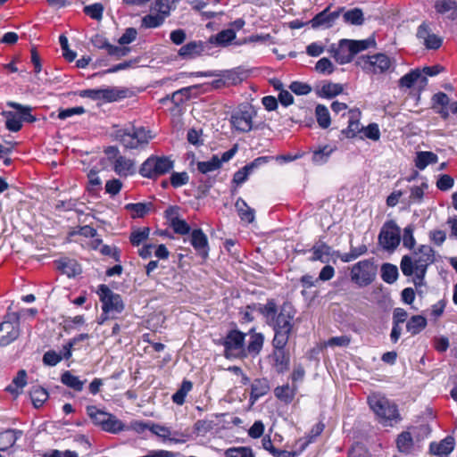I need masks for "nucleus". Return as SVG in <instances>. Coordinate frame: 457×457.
Segmentation results:
<instances>
[{"label":"nucleus","instance_id":"nucleus-60","mask_svg":"<svg viewBox=\"0 0 457 457\" xmlns=\"http://www.w3.org/2000/svg\"><path fill=\"white\" fill-rule=\"evenodd\" d=\"M149 430L160 436V437H162V438H169V436H170L171 432L169 428L165 427V426H162V425H160V424H155V423H153L151 422V425L149 427Z\"/></svg>","mask_w":457,"mask_h":457},{"label":"nucleus","instance_id":"nucleus-20","mask_svg":"<svg viewBox=\"0 0 457 457\" xmlns=\"http://www.w3.org/2000/svg\"><path fill=\"white\" fill-rule=\"evenodd\" d=\"M400 230H381L378 236L379 245L386 250L394 251L401 242Z\"/></svg>","mask_w":457,"mask_h":457},{"label":"nucleus","instance_id":"nucleus-19","mask_svg":"<svg viewBox=\"0 0 457 457\" xmlns=\"http://www.w3.org/2000/svg\"><path fill=\"white\" fill-rule=\"evenodd\" d=\"M190 242L198 255L203 259H206L208 257V240L207 237L203 233V230H192Z\"/></svg>","mask_w":457,"mask_h":457},{"label":"nucleus","instance_id":"nucleus-18","mask_svg":"<svg viewBox=\"0 0 457 457\" xmlns=\"http://www.w3.org/2000/svg\"><path fill=\"white\" fill-rule=\"evenodd\" d=\"M455 440L453 436H447L439 443L432 442L429 445V451L437 457H448L454 449Z\"/></svg>","mask_w":457,"mask_h":457},{"label":"nucleus","instance_id":"nucleus-9","mask_svg":"<svg viewBox=\"0 0 457 457\" xmlns=\"http://www.w3.org/2000/svg\"><path fill=\"white\" fill-rule=\"evenodd\" d=\"M256 111L251 104H243L230 117L232 128L241 133L249 132L253 129V118Z\"/></svg>","mask_w":457,"mask_h":457},{"label":"nucleus","instance_id":"nucleus-27","mask_svg":"<svg viewBox=\"0 0 457 457\" xmlns=\"http://www.w3.org/2000/svg\"><path fill=\"white\" fill-rule=\"evenodd\" d=\"M297 390L298 386L296 385L289 386L287 384L277 386L274 389V395L281 402H284L285 403H290L293 402Z\"/></svg>","mask_w":457,"mask_h":457},{"label":"nucleus","instance_id":"nucleus-14","mask_svg":"<svg viewBox=\"0 0 457 457\" xmlns=\"http://www.w3.org/2000/svg\"><path fill=\"white\" fill-rule=\"evenodd\" d=\"M273 350L269 355V361L272 369L278 374H283L289 370L290 354L286 346L287 343L272 341Z\"/></svg>","mask_w":457,"mask_h":457},{"label":"nucleus","instance_id":"nucleus-4","mask_svg":"<svg viewBox=\"0 0 457 457\" xmlns=\"http://www.w3.org/2000/svg\"><path fill=\"white\" fill-rule=\"evenodd\" d=\"M295 315V311L290 304H283L280 307L278 314L268 323L274 331L272 341L288 343L294 329Z\"/></svg>","mask_w":457,"mask_h":457},{"label":"nucleus","instance_id":"nucleus-22","mask_svg":"<svg viewBox=\"0 0 457 457\" xmlns=\"http://www.w3.org/2000/svg\"><path fill=\"white\" fill-rule=\"evenodd\" d=\"M420 83L422 86L427 85L428 79L426 76L419 69L411 71L399 79V87L411 88L415 83Z\"/></svg>","mask_w":457,"mask_h":457},{"label":"nucleus","instance_id":"nucleus-51","mask_svg":"<svg viewBox=\"0 0 457 457\" xmlns=\"http://www.w3.org/2000/svg\"><path fill=\"white\" fill-rule=\"evenodd\" d=\"M8 105L18 110L21 114V121L32 123L36 120V118L31 114V108L29 106H23L20 104L10 102Z\"/></svg>","mask_w":457,"mask_h":457},{"label":"nucleus","instance_id":"nucleus-17","mask_svg":"<svg viewBox=\"0 0 457 457\" xmlns=\"http://www.w3.org/2000/svg\"><path fill=\"white\" fill-rule=\"evenodd\" d=\"M329 7H327L322 12L316 14L311 21L310 23L313 29H317L321 26H325L327 28L332 27L335 21L340 15V10L329 12Z\"/></svg>","mask_w":457,"mask_h":457},{"label":"nucleus","instance_id":"nucleus-33","mask_svg":"<svg viewBox=\"0 0 457 457\" xmlns=\"http://www.w3.org/2000/svg\"><path fill=\"white\" fill-rule=\"evenodd\" d=\"M194 88H195V87H187L179 89L172 93L170 96H167L166 97L162 98L161 103L164 104L166 101L170 100L176 106H179L181 104L190 98V92Z\"/></svg>","mask_w":457,"mask_h":457},{"label":"nucleus","instance_id":"nucleus-56","mask_svg":"<svg viewBox=\"0 0 457 457\" xmlns=\"http://www.w3.org/2000/svg\"><path fill=\"white\" fill-rule=\"evenodd\" d=\"M6 115V128L13 132H17L21 129V120L18 118L15 114L9 112L5 113Z\"/></svg>","mask_w":457,"mask_h":457},{"label":"nucleus","instance_id":"nucleus-10","mask_svg":"<svg viewBox=\"0 0 457 457\" xmlns=\"http://www.w3.org/2000/svg\"><path fill=\"white\" fill-rule=\"evenodd\" d=\"M376 272L377 267L371 260H362L352 267L351 280L359 287H365L372 283Z\"/></svg>","mask_w":457,"mask_h":457},{"label":"nucleus","instance_id":"nucleus-37","mask_svg":"<svg viewBox=\"0 0 457 457\" xmlns=\"http://www.w3.org/2000/svg\"><path fill=\"white\" fill-rule=\"evenodd\" d=\"M437 155L434 154L433 152H428V151H421L418 152L416 158H415V166L422 170H424L428 164H433L437 162Z\"/></svg>","mask_w":457,"mask_h":457},{"label":"nucleus","instance_id":"nucleus-28","mask_svg":"<svg viewBox=\"0 0 457 457\" xmlns=\"http://www.w3.org/2000/svg\"><path fill=\"white\" fill-rule=\"evenodd\" d=\"M204 50V44L203 42L192 41L184 45L179 50V54L184 59H191L200 55Z\"/></svg>","mask_w":457,"mask_h":457},{"label":"nucleus","instance_id":"nucleus-59","mask_svg":"<svg viewBox=\"0 0 457 457\" xmlns=\"http://www.w3.org/2000/svg\"><path fill=\"white\" fill-rule=\"evenodd\" d=\"M61 47L63 51V56L68 62H72L76 57V53L69 49L68 38L64 35L59 37Z\"/></svg>","mask_w":457,"mask_h":457},{"label":"nucleus","instance_id":"nucleus-7","mask_svg":"<svg viewBox=\"0 0 457 457\" xmlns=\"http://www.w3.org/2000/svg\"><path fill=\"white\" fill-rule=\"evenodd\" d=\"M174 166V162L164 155H151L140 166L139 174L143 178L157 179L169 173Z\"/></svg>","mask_w":457,"mask_h":457},{"label":"nucleus","instance_id":"nucleus-24","mask_svg":"<svg viewBox=\"0 0 457 457\" xmlns=\"http://www.w3.org/2000/svg\"><path fill=\"white\" fill-rule=\"evenodd\" d=\"M249 341L245 346V356L252 355L256 356L260 353L262 349L264 343V336L262 333H256L253 329L249 332Z\"/></svg>","mask_w":457,"mask_h":457},{"label":"nucleus","instance_id":"nucleus-61","mask_svg":"<svg viewBox=\"0 0 457 457\" xmlns=\"http://www.w3.org/2000/svg\"><path fill=\"white\" fill-rule=\"evenodd\" d=\"M137 32L134 28H128L123 35L119 38L118 42L120 46H125L131 42H133L137 37Z\"/></svg>","mask_w":457,"mask_h":457},{"label":"nucleus","instance_id":"nucleus-12","mask_svg":"<svg viewBox=\"0 0 457 457\" xmlns=\"http://www.w3.org/2000/svg\"><path fill=\"white\" fill-rule=\"evenodd\" d=\"M97 293L103 303V312L105 314H111L112 317H114L124 310L120 295L113 293L106 285H100Z\"/></svg>","mask_w":457,"mask_h":457},{"label":"nucleus","instance_id":"nucleus-11","mask_svg":"<svg viewBox=\"0 0 457 457\" xmlns=\"http://www.w3.org/2000/svg\"><path fill=\"white\" fill-rule=\"evenodd\" d=\"M21 334L20 316L13 312L7 314L0 323V346H6L15 341Z\"/></svg>","mask_w":457,"mask_h":457},{"label":"nucleus","instance_id":"nucleus-53","mask_svg":"<svg viewBox=\"0 0 457 457\" xmlns=\"http://www.w3.org/2000/svg\"><path fill=\"white\" fill-rule=\"evenodd\" d=\"M343 86L336 83H327L321 87V96L332 98L343 92Z\"/></svg>","mask_w":457,"mask_h":457},{"label":"nucleus","instance_id":"nucleus-31","mask_svg":"<svg viewBox=\"0 0 457 457\" xmlns=\"http://www.w3.org/2000/svg\"><path fill=\"white\" fill-rule=\"evenodd\" d=\"M413 446V438L409 431H403L397 436L396 447L400 453L409 454L411 453Z\"/></svg>","mask_w":457,"mask_h":457},{"label":"nucleus","instance_id":"nucleus-52","mask_svg":"<svg viewBox=\"0 0 457 457\" xmlns=\"http://www.w3.org/2000/svg\"><path fill=\"white\" fill-rule=\"evenodd\" d=\"M435 8L440 13L454 12L457 8V3L455 0H438L435 4ZM452 19H454L453 15H452Z\"/></svg>","mask_w":457,"mask_h":457},{"label":"nucleus","instance_id":"nucleus-34","mask_svg":"<svg viewBox=\"0 0 457 457\" xmlns=\"http://www.w3.org/2000/svg\"><path fill=\"white\" fill-rule=\"evenodd\" d=\"M236 37V32L232 29H223L215 36L209 38L211 44H215L220 46H228Z\"/></svg>","mask_w":457,"mask_h":457},{"label":"nucleus","instance_id":"nucleus-41","mask_svg":"<svg viewBox=\"0 0 457 457\" xmlns=\"http://www.w3.org/2000/svg\"><path fill=\"white\" fill-rule=\"evenodd\" d=\"M343 19L345 23H349L351 25L360 26L364 22L363 12L360 8H353L345 12L343 14Z\"/></svg>","mask_w":457,"mask_h":457},{"label":"nucleus","instance_id":"nucleus-40","mask_svg":"<svg viewBox=\"0 0 457 457\" xmlns=\"http://www.w3.org/2000/svg\"><path fill=\"white\" fill-rule=\"evenodd\" d=\"M221 166V161L217 155H213L210 160L197 162V170L203 174L215 171Z\"/></svg>","mask_w":457,"mask_h":457},{"label":"nucleus","instance_id":"nucleus-35","mask_svg":"<svg viewBox=\"0 0 457 457\" xmlns=\"http://www.w3.org/2000/svg\"><path fill=\"white\" fill-rule=\"evenodd\" d=\"M61 382L74 391L80 392L82 391L87 380H80L79 377L74 376L71 371L66 370L61 376Z\"/></svg>","mask_w":457,"mask_h":457},{"label":"nucleus","instance_id":"nucleus-3","mask_svg":"<svg viewBox=\"0 0 457 457\" xmlns=\"http://www.w3.org/2000/svg\"><path fill=\"white\" fill-rule=\"evenodd\" d=\"M374 44L375 41L371 39H341L338 44L331 45L328 52L337 62L345 64L350 62L358 53L368 49Z\"/></svg>","mask_w":457,"mask_h":457},{"label":"nucleus","instance_id":"nucleus-32","mask_svg":"<svg viewBox=\"0 0 457 457\" xmlns=\"http://www.w3.org/2000/svg\"><path fill=\"white\" fill-rule=\"evenodd\" d=\"M336 149L337 148L335 146H331L329 145L319 146L317 149L313 150L312 160L315 164H324L328 162L329 156L336 151Z\"/></svg>","mask_w":457,"mask_h":457},{"label":"nucleus","instance_id":"nucleus-38","mask_svg":"<svg viewBox=\"0 0 457 457\" xmlns=\"http://www.w3.org/2000/svg\"><path fill=\"white\" fill-rule=\"evenodd\" d=\"M21 434V432L13 429H7L0 433V451L4 452L12 447Z\"/></svg>","mask_w":457,"mask_h":457},{"label":"nucleus","instance_id":"nucleus-13","mask_svg":"<svg viewBox=\"0 0 457 457\" xmlns=\"http://www.w3.org/2000/svg\"><path fill=\"white\" fill-rule=\"evenodd\" d=\"M245 333L237 329H231L228 332L223 342L226 357L245 356Z\"/></svg>","mask_w":457,"mask_h":457},{"label":"nucleus","instance_id":"nucleus-1","mask_svg":"<svg viewBox=\"0 0 457 457\" xmlns=\"http://www.w3.org/2000/svg\"><path fill=\"white\" fill-rule=\"evenodd\" d=\"M435 262V252L431 246L421 245L413 256L403 255L400 262L403 274L412 276V282L416 287L425 286V276L429 265Z\"/></svg>","mask_w":457,"mask_h":457},{"label":"nucleus","instance_id":"nucleus-54","mask_svg":"<svg viewBox=\"0 0 457 457\" xmlns=\"http://www.w3.org/2000/svg\"><path fill=\"white\" fill-rule=\"evenodd\" d=\"M83 11L90 18L100 21L103 17L104 6L102 4L96 3L85 6Z\"/></svg>","mask_w":457,"mask_h":457},{"label":"nucleus","instance_id":"nucleus-15","mask_svg":"<svg viewBox=\"0 0 457 457\" xmlns=\"http://www.w3.org/2000/svg\"><path fill=\"white\" fill-rule=\"evenodd\" d=\"M91 43L96 48L105 50L108 55L115 59L126 56L130 51V48L128 46H118L110 44L107 38L99 34L92 37Z\"/></svg>","mask_w":457,"mask_h":457},{"label":"nucleus","instance_id":"nucleus-8","mask_svg":"<svg viewBox=\"0 0 457 457\" xmlns=\"http://www.w3.org/2000/svg\"><path fill=\"white\" fill-rule=\"evenodd\" d=\"M357 65L369 74H383L395 68L393 60L384 54L360 56Z\"/></svg>","mask_w":457,"mask_h":457},{"label":"nucleus","instance_id":"nucleus-44","mask_svg":"<svg viewBox=\"0 0 457 457\" xmlns=\"http://www.w3.org/2000/svg\"><path fill=\"white\" fill-rule=\"evenodd\" d=\"M57 267L69 277L76 276L81 271L79 265L73 260L60 261Z\"/></svg>","mask_w":457,"mask_h":457},{"label":"nucleus","instance_id":"nucleus-30","mask_svg":"<svg viewBox=\"0 0 457 457\" xmlns=\"http://www.w3.org/2000/svg\"><path fill=\"white\" fill-rule=\"evenodd\" d=\"M324 428V424L322 422H319L312 428L310 433L305 437L300 438L296 442V445L299 446V452L301 453L304 451L305 448L322 433Z\"/></svg>","mask_w":457,"mask_h":457},{"label":"nucleus","instance_id":"nucleus-58","mask_svg":"<svg viewBox=\"0 0 457 457\" xmlns=\"http://www.w3.org/2000/svg\"><path fill=\"white\" fill-rule=\"evenodd\" d=\"M170 179L173 187H179L186 185L189 180V177L187 172H173Z\"/></svg>","mask_w":457,"mask_h":457},{"label":"nucleus","instance_id":"nucleus-64","mask_svg":"<svg viewBox=\"0 0 457 457\" xmlns=\"http://www.w3.org/2000/svg\"><path fill=\"white\" fill-rule=\"evenodd\" d=\"M62 357L54 351H48L43 356V362L48 366H55Z\"/></svg>","mask_w":457,"mask_h":457},{"label":"nucleus","instance_id":"nucleus-47","mask_svg":"<svg viewBox=\"0 0 457 457\" xmlns=\"http://www.w3.org/2000/svg\"><path fill=\"white\" fill-rule=\"evenodd\" d=\"M167 16L161 13V12H157L155 14L154 13H150L148 15H145L143 19H142V26L145 27V28H156V27H159L160 25L162 24V22L164 21V19L166 18Z\"/></svg>","mask_w":457,"mask_h":457},{"label":"nucleus","instance_id":"nucleus-25","mask_svg":"<svg viewBox=\"0 0 457 457\" xmlns=\"http://www.w3.org/2000/svg\"><path fill=\"white\" fill-rule=\"evenodd\" d=\"M270 389V382L267 378H256L251 384L250 399L255 402L260 397L268 394Z\"/></svg>","mask_w":457,"mask_h":457},{"label":"nucleus","instance_id":"nucleus-36","mask_svg":"<svg viewBox=\"0 0 457 457\" xmlns=\"http://www.w3.org/2000/svg\"><path fill=\"white\" fill-rule=\"evenodd\" d=\"M427 320L422 315L412 316L406 324V330L412 336L418 335L427 327Z\"/></svg>","mask_w":457,"mask_h":457},{"label":"nucleus","instance_id":"nucleus-62","mask_svg":"<svg viewBox=\"0 0 457 457\" xmlns=\"http://www.w3.org/2000/svg\"><path fill=\"white\" fill-rule=\"evenodd\" d=\"M362 131L364 136L371 140L377 141L380 137L379 129L376 123H371L368 127L363 128Z\"/></svg>","mask_w":457,"mask_h":457},{"label":"nucleus","instance_id":"nucleus-46","mask_svg":"<svg viewBox=\"0 0 457 457\" xmlns=\"http://www.w3.org/2000/svg\"><path fill=\"white\" fill-rule=\"evenodd\" d=\"M26 371L24 370H19L16 377L12 379V384L6 387V390L12 394H18V390L23 388L26 386Z\"/></svg>","mask_w":457,"mask_h":457},{"label":"nucleus","instance_id":"nucleus-55","mask_svg":"<svg viewBox=\"0 0 457 457\" xmlns=\"http://www.w3.org/2000/svg\"><path fill=\"white\" fill-rule=\"evenodd\" d=\"M226 457H254L253 451L248 447H233L225 452Z\"/></svg>","mask_w":457,"mask_h":457},{"label":"nucleus","instance_id":"nucleus-26","mask_svg":"<svg viewBox=\"0 0 457 457\" xmlns=\"http://www.w3.org/2000/svg\"><path fill=\"white\" fill-rule=\"evenodd\" d=\"M134 162L124 156L119 155L113 165L114 171L120 177H127L134 173Z\"/></svg>","mask_w":457,"mask_h":457},{"label":"nucleus","instance_id":"nucleus-63","mask_svg":"<svg viewBox=\"0 0 457 457\" xmlns=\"http://www.w3.org/2000/svg\"><path fill=\"white\" fill-rule=\"evenodd\" d=\"M453 179L447 174L441 175L436 182V187L442 191H447L453 187Z\"/></svg>","mask_w":457,"mask_h":457},{"label":"nucleus","instance_id":"nucleus-2","mask_svg":"<svg viewBox=\"0 0 457 457\" xmlns=\"http://www.w3.org/2000/svg\"><path fill=\"white\" fill-rule=\"evenodd\" d=\"M368 403L383 426L393 427L402 420L397 405L386 397L373 394L368 397Z\"/></svg>","mask_w":457,"mask_h":457},{"label":"nucleus","instance_id":"nucleus-39","mask_svg":"<svg viewBox=\"0 0 457 457\" xmlns=\"http://www.w3.org/2000/svg\"><path fill=\"white\" fill-rule=\"evenodd\" d=\"M29 395L33 403V405L36 408L41 407L48 399V392L39 386H32L29 391Z\"/></svg>","mask_w":457,"mask_h":457},{"label":"nucleus","instance_id":"nucleus-5","mask_svg":"<svg viewBox=\"0 0 457 457\" xmlns=\"http://www.w3.org/2000/svg\"><path fill=\"white\" fill-rule=\"evenodd\" d=\"M113 137L127 149H137L145 147L152 138L150 131L143 127L117 129Z\"/></svg>","mask_w":457,"mask_h":457},{"label":"nucleus","instance_id":"nucleus-43","mask_svg":"<svg viewBox=\"0 0 457 457\" xmlns=\"http://www.w3.org/2000/svg\"><path fill=\"white\" fill-rule=\"evenodd\" d=\"M381 278L388 283H394L398 278V269L395 265L391 263H385L381 267Z\"/></svg>","mask_w":457,"mask_h":457},{"label":"nucleus","instance_id":"nucleus-49","mask_svg":"<svg viewBox=\"0 0 457 457\" xmlns=\"http://www.w3.org/2000/svg\"><path fill=\"white\" fill-rule=\"evenodd\" d=\"M315 114L319 125L326 129L330 125V116L328 108L325 105L318 104L315 109Z\"/></svg>","mask_w":457,"mask_h":457},{"label":"nucleus","instance_id":"nucleus-21","mask_svg":"<svg viewBox=\"0 0 457 457\" xmlns=\"http://www.w3.org/2000/svg\"><path fill=\"white\" fill-rule=\"evenodd\" d=\"M348 115V126L345 129H343L341 133L347 138H353L363 129V127H361L360 123L361 112L359 110H351Z\"/></svg>","mask_w":457,"mask_h":457},{"label":"nucleus","instance_id":"nucleus-57","mask_svg":"<svg viewBox=\"0 0 457 457\" xmlns=\"http://www.w3.org/2000/svg\"><path fill=\"white\" fill-rule=\"evenodd\" d=\"M213 428V421L207 420H199L194 425V429L197 435H205Z\"/></svg>","mask_w":457,"mask_h":457},{"label":"nucleus","instance_id":"nucleus-50","mask_svg":"<svg viewBox=\"0 0 457 457\" xmlns=\"http://www.w3.org/2000/svg\"><path fill=\"white\" fill-rule=\"evenodd\" d=\"M262 314L266 318V323H270L278 314V307L274 300L268 302L260 309Z\"/></svg>","mask_w":457,"mask_h":457},{"label":"nucleus","instance_id":"nucleus-6","mask_svg":"<svg viewBox=\"0 0 457 457\" xmlns=\"http://www.w3.org/2000/svg\"><path fill=\"white\" fill-rule=\"evenodd\" d=\"M87 414L96 426L105 432L118 434L127 429L126 425L115 415L99 410L94 405L87 407Z\"/></svg>","mask_w":457,"mask_h":457},{"label":"nucleus","instance_id":"nucleus-45","mask_svg":"<svg viewBox=\"0 0 457 457\" xmlns=\"http://www.w3.org/2000/svg\"><path fill=\"white\" fill-rule=\"evenodd\" d=\"M193 384L189 380H184L179 389L172 395V401L178 405H182L185 403V398L189 391H191Z\"/></svg>","mask_w":457,"mask_h":457},{"label":"nucleus","instance_id":"nucleus-23","mask_svg":"<svg viewBox=\"0 0 457 457\" xmlns=\"http://www.w3.org/2000/svg\"><path fill=\"white\" fill-rule=\"evenodd\" d=\"M165 214L171 228H191L180 214V209L178 206L169 207Z\"/></svg>","mask_w":457,"mask_h":457},{"label":"nucleus","instance_id":"nucleus-48","mask_svg":"<svg viewBox=\"0 0 457 457\" xmlns=\"http://www.w3.org/2000/svg\"><path fill=\"white\" fill-rule=\"evenodd\" d=\"M330 250L331 248L328 245L321 242L316 243L312 248V256L311 260L325 262L323 257L329 255Z\"/></svg>","mask_w":457,"mask_h":457},{"label":"nucleus","instance_id":"nucleus-29","mask_svg":"<svg viewBox=\"0 0 457 457\" xmlns=\"http://www.w3.org/2000/svg\"><path fill=\"white\" fill-rule=\"evenodd\" d=\"M125 209L129 213L130 217L133 219L144 218L153 209V204L152 203L128 204L125 205Z\"/></svg>","mask_w":457,"mask_h":457},{"label":"nucleus","instance_id":"nucleus-42","mask_svg":"<svg viewBox=\"0 0 457 457\" xmlns=\"http://www.w3.org/2000/svg\"><path fill=\"white\" fill-rule=\"evenodd\" d=\"M367 250L368 249L365 245H361L358 247L352 246L349 253H337V257H338L344 262H350L357 259L359 256L364 254L367 252Z\"/></svg>","mask_w":457,"mask_h":457},{"label":"nucleus","instance_id":"nucleus-16","mask_svg":"<svg viewBox=\"0 0 457 457\" xmlns=\"http://www.w3.org/2000/svg\"><path fill=\"white\" fill-rule=\"evenodd\" d=\"M79 96L92 100H104L106 102H113L121 97L120 92L113 87L85 89L79 92Z\"/></svg>","mask_w":457,"mask_h":457}]
</instances>
